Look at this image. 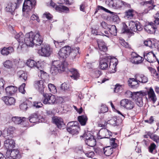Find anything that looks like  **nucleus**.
<instances>
[{
  "label": "nucleus",
  "mask_w": 159,
  "mask_h": 159,
  "mask_svg": "<svg viewBox=\"0 0 159 159\" xmlns=\"http://www.w3.org/2000/svg\"><path fill=\"white\" fill-rule=\"evenodd\" d=\"M142 29L143 27L139 22L131 21L129 23L128 28L125 23H123L122 31L123 33L132 34L133 31L137 32L140 31Z\"/></svg>",
  "instance_id": "f257e3e1"
},
{
  "label": "nucleus",
  "mask_w": 159,
  "mask_h": 159,
  "mask_svg": "<svg viewBox=\"0 0 159 159\" xmlns=\"http://www.w3.org/2000/svg\"><path fill=\"white\" fill-rule=\"evenodd\" d=\"M14 128L11 127L7 129H5L3 133L4 137L6 139H7L4 142V146L7 149H11L14 148L15 146V143L12 139H9L11 137V134H12V130Z\"/></svg>",
  "instance_id": "f03ea898"
},
{
  "label": "nucleus",
  "mask_w": 159,
  "mask_h": 159,
  "mask_svg": "<svg viewBox=\"0 0 159 159\" xmlns=\"http://www.w3.org/2000/svg\"><path fill=\"white\" fill-rule=\"evenodd\" d=\"M36 4V0H25L22 8L23 16L27 18L30 16V11L35 7Z\"/></svg>",
  "instance_id": "7ed1b4c3"
},
{
  "label": "nucleus",
  "mask_w": 159,
  "mask_h": 159,
  "mask_svg": "<svg viewBox=\"0 0 159 159\" xmlns=\"http://www.w3.org/2000/svg\"><path fill=\"white\" fill-rule=\"evenodd\" d=\"M66 129L68 132L72 135L78 134L80 129L78 123L75 121L69 122Z\"/></svg>",
  "instance_id": "20e7f679"
},
{
  "label": "nucleus",
  "mask_w": 159,
  "mask_h": 159,
  "mask_svg": "<svg viewBox=\"0 0 159 159\" xmlns=\"http://www.w3.org/2000/svg\"><path fill=\"white\" fill-rule=\"evenodd\" d=\"M147 93L144 91H140L135 93V102L137 105L140 107H142L143 105V98H145L147 100Z\"/></svg>",
  "instance_id": "39448f33"
},
{
  "label": "nucleus",
  "mask_w": 159,
  "mask_h": 159,
  "mask_svg": "<svg viewBox=\"0 0 159 159\" xmlns=\"http://www.w3.org/2000/svg\"><path fill=\"white\" fill-rule=\"evenodd\" d=\"M52 52V49L49 45L46 44H42L41 48L38 51V53L41 56L48 57L49 56Z\"/></svg>",
  "instance_id": "423d86ee"
},
{
  "label": "nucleus",
  "mask_w": 159,
  "mask_h": 159,
  "mask_svg": "<svg viewBox=\"0 0 159 159\" xmlns=\"http://www.w3.org/2000/svg\"><path fill=\"white\" fill-rule=\"evenodd\" d=\"M120 105L128 110L132 109L135 106L134 103L133 101L126 98L121 100L120 102Z\"/></svg>",
  "instance_id": "0eeeda50"
},
{
  "label": "nucleus",
  "mask_w": 159,
  "mask_h": 159,
  "mask_svg": "<svg viewBox=\"0 0 159 159\" xmlns=\"http://www.w3.org/2000/svg\"><path fill=\"white\" fill-rule=\"evenodd\" d=\"M85 139V142L87 145L91 147H94L96 144V140L94 136L88 132L84 135Z\"/></svg>",
  "instance_id": "6e6552de"
},
{
  "label": "nucleus",
  "mask_w": 159,
  "mask_h": 159,
  "mask_svg": "<svg viewBox=\"0 0 159 159\" xmlns=\"http://www.w3.org/2000/svg\"><path fill=\"white\" fill-rule=\"evenodd\" d=\"M143 56L144 59L150 63H153L157 61H158L156 54L152 51L148 53L144 52Z\"/></svg>",
  "instance_id": "1a4fd4ad"
},
{
  "label": "nucleus",
  "mask_w": 159,
  "mask_h": 159,
  "mask_svg": "<svg viewBox=\"0 0 159 159\" xmlns=\"http://www.w3.org/2000/svg\"><path fill=\"white\" fill-rule=\"evenodd\" d=\"M113 59L110 57H106L104 58H101L100 61V67L102 70H105L108 67V65H111V62Z\"/></svg>",
  "instance_id": "9d476101"
},
{
  "label": "nucleus",
  "mask_w": 159,
  "mask_h": 159,
  "mask_svg": "<svg viewBox=\"0 0 159 159\" xmlns=\"http://www.w3.org/2000/svg\"><path fill=\"white\" fill-rule=\"evenodd\" d=\"M23 40L24 43L27 46L32 47L34 45L33 38V32L27 33L25 35Z\"/></svg>",
  "instance_id": "9b49d317"
},
{
  "label": "nucleus",
  "mask_w": 159,
  "mask_h": 159,
  "mask_svg": "<svg viewBox=\"0 0 159 159\" xmlns=\"http://www.w3.org/2000/svg\"><path fill=\"white\" fill-rule=\"evenodd\" d=\"M111 135L112 133L110 131L105 128L102 129L98 134L97 137L98 139L109 138Z\"/></svg>",
  "instance_id": "f8f14e48"
},
{
  "label": "nucleus",
  "mask_w": 159,
  "mask_h": 159,
  "mask_svg": "<svg viewBox=\"0 0 159 159\" xmlns=\"http://www.w3.org/2000/svg\"><path fill=\"white\" fill-rule=\"evenodd\" d=\"M70 52V48L69 46L64 47L60 50L58 54L61 59H65L69 55Z\"/></svg>",
  "instance_id": "ddd939ff"
},
{
  "label": "nucleus",
  "mask_w": 159,
  "mask_h": 159,
  "mask_svg": "<svg viewBox=\"0 0 159 159\" xmlns=\"http://www.w3.org/2000/svg\"><path fill=\"white\" fill-rule=\"evenodd\" d=\"M44 99L43 102L44 104H52L56 102V99L54 95L52 94H43Z\"/></svg>",
  "instance_id": "4468645a"
},
{
  "label": "nucleus",
  "mask_w": 159,
  "mask_h": 159,
  "mask_svg": "<svg viewBox=\"0 0 159 159\" xmlns=\"http://www.w3.org/2000/svg\"><path fill=\"white\" fill-rule=\"evenodd\" d=\"M46 83L43 80H38L34 82V86L35 88L42 94L44 93V89Z\"/></svg>",
  "instance_id": "2eb2a0df"
},
{
  "label": "nucleus",
  "mask_w": 159,
  "mask_h": 159,
  "mask_svg": "<svg viewBox=\"0 0 159 159\" xmlns=\"http://www.w3.org/2000/svg\"><path fill=\"white\" fill-rule=\"evenodd\" d=\"M144 60V58L140 56L136 53L134 52L132 53L130 61L133 63L139 64L142 63Z\"/></svg>",
  "instance_id": "dca6fc26"
},
{
  "label": "nucleus",
  "mask_w": 159,
  "mask_h": 159,
  "mask_svg": "<svg viewBox=\"0 0 159 159\" xmlns=\"http://www.w3.org/2000/svg\"><path fill=\"white\" fill-rule=\"evenodd\" d=\"M33 39L34 45H41L43 42V38L40 35L39 32H33Z\"/></svg>",
  "instance_id": "f3484780"
},
{
  "label": "nucleus",
  "mask_w": 159,
  "mask_h": 159,
  "mask_svg": "<svg viewBox=\"0 0 159 159\" xmlns=\"http://www.w3.org/2000/svg\"><path fill=\"white\" fill-rule=\"evenodd\" d=\"M148 95L147 100L148 99L152 101L153 103H155L157 100V98L153 89L150 87L147 92H145Z\"/></svg>",
  "instance_id": "a211bd4d"
},
{
  "label": "nucleus",
  "mask_w": 159,
  "mask_h": 159,
  "mask_svg": "<svg viewBox=\"0 0 159 159\" xmlns=\"http://www.w3.org/2000/svg\"><path fill=\"white\" fill-rule=\"evenodd\" d=\"M26 64L27 66L30 68H37L40 71L41 73L43 72V71L42 70V67L39 64L33 60L31 59L28 60L26 62Z\"/></svg>",
  "instance_id": "6ab92c4d"
},
{
  "label": "nucleus",
  "mask_w": 159,
  "mask_h": 159,
  "mask_svg": "<svg viewBox=\"0 0 159 159\" xmlns=\"http://www.w3.org/2000/svg\"><path fill=\"white\" fill-rule=\"evenodd\" d=\"M52 120L53 122L56 125L58 128L64 129L65 127V124L62 118L55 116L52 118Z\"/></svg>",
  "instance_id": "aec40b11"
},
{
  "label": "nucleus",
  "mask_w": 159,
  "mask_h": 159,
  "mask_svg": "<svg viewBox=\"0 0 159 159\" xmlns=\"http://www.w3.org/2000/svg\"><path fill=\"white\" fill-rule=\"evenodd\" d=\"M134 77L140 83L145 84L147 83L148 79L146 76L143 74L137 73L135 75Z\"/></svg>",
  "instance_id": "412c9836"
},
{
  "label": "nucleus",
  "mask_w": 159,
  "mask_h": 159,
  "mask_svg": "<svg viewBox=\"0 0 159 159\" xmlns=\"http://www.w3.org/2000/svg\"><path fill=\"white\" fill-rule=\"evenodd\" d=\"M2 100L7 106L14 105L16 102V100L12 97L4 96L2 98Z\"/></svg>",
  "instance_id": "4be33fe9"
},
{
  "label": "nucleus",
  "mask_w": 159,
  "mask_h": 159,
  "mask_svg": "<svg viewBox=\"0 0 159 159\" xmlns=\"http://www.w3.org/2000/svg\"><path fill=\"white\" fill-rule=\"evenodd\" d=\"M125 2L119 0H113L110 2V4L114 9L121 8L124 4Z\"/></svg>",
  "instance_id": "5701e85b"
},
{
  "label": "nucleus",
  "mask_w": 159,
  "mask_h": 159,
  "mask_svg": "<svg viewBox=\"0 0 159 159\" xmlns=\"http://www.w3.org/2000/svg\"><path fill=\"white\" fill-rule=\"evenodd\" d=\"M139 81L136 80V78H130L128 81L129 86L132 89H136L139 86Z\"/></svg>",
  "instance_id": "b1692460"
},
{
  "label": "nucleus",
  "mask_w": 159,
  "mask_h": 159,
  "mask_svg": "<svg viewBox=\"0 0 159 159\" xmlns=\"http://www.w3.org/2000/svg\"><path fill=\"white\" fill-rule=\"evenodd\" d=\"M16 3L9 2L8 3L7 6L6 7V11L7 12H11L12 14L15 10L17 8L16 7Z\"/></svg>",
  "instance_id": "393cba45"
},
{
  "label": "nucleus",
  "mask_w": 159,
  "mask_h": 159,
  "mask_svg": "<svg viewBox=\"0 0 159 159\" xmlns=\"http://www.w3.org/2000/svg\"><path fill=\"white\" fill-rule=\"evenodd\" d=\"M57 65L59 70L61 71H64L67 68L68 64L66 61H63L62 62L59 61H56Z\"/></svg>",
  "instance_id": "a878e982"
},
{
  "label": "nucleus",
  "mask_w": 159,
  "mask_h": 159,
  "mask_svg": "<svg viewBox=\"0 0 159 159\" xmlns=\"http://www.w3.org/2000/svg\"><path fill=\"white\" fill-rule=\"evenodd\" d=\"M97 43L99 50L103 52H106L107 50V48L104 42L101 39H98Z\"/></svg>",
  "instance_id": "bb28decb"
},
{
  "label": "nucleus",
  "mask_w": 159,
  "mask_h": 159,
  "mask_svg": "<svg viewBox=\"0 0 159 159\" xmlns=\"http://www.w3.org/2000/svg\"><path fill=\"white\" fill-rule=\"evenodd\" d=\"M17 87L14 86H10L6 88L5 91L7 95H11L15 93L17 91Z\"/></svg>",
  "instance_id": "cd10ccee"
},
{
  "label": "nucleus",
  "mask_w": 159,
  "mask_h": 159,
  "mask_svg": "<svg viewBox=\"0 0 159 159\" xmlns=\"http://www.w3.org/2000/svg\"><path fill=\"white\" fill-rule=\"evenodd\" d=\"M24 35L22 33H20L15 35V38L19 43L18 48H19L20 47L21 48L22 47V46L24 45L22 44L24 43Z\"/></svg>",
  "instance_id": "c85d7f7f"
},
{
  "label": "nucleus",
  "mask_w": 159,
  "mask_h": 159,
  "mask_svg": "<svg viewBox=\"0 0 159 159\" xmlns=\"http://www.w3.org/2000/svg\"><path fill=\"white\" fill-rule=\"evenodd\" d=\"M12 120L15 124H19L25 121H28V119L25 117L14 116L12 118Z\"/></svg>",
  "instance_id": "c756f323"
},
{
  "label": "nucleus",
  "mask_w": 159,
  "mask_h": 159,
  "mask_svg": "<svg viewBox=\"0 0 159 159\" xmlns=\"http://www.w3.org/2000/svg\"><path fill=\"white\" fill-rule=\"evenodd\" d=\"M156 27L153 23H150L145 26L144 30L148 33L152 34L155 32Z\"/></svg>",
  "instance_id": "7c9ffc66"
},
{
  "label": "nucleus",
  "mask_w": 159,
  "mask_h": 159,
  "mask_svg": "<svg viewBox=\"0 0 159 159\" xmlns=\"http://www.w3.org/2000/svg\"><path fill=\"white\" fill-rule=\"evenodd\" d=\"M79 47H77L70 49L69 55L71 59L74 60L76 57L77 55L79 53Z\"/></svg>",
  "instance_id": "2f4dec72"
},
{
  "label": "nucleus",
  "mask_w": 159,
  "mask_h": 159,
  "mask_svg": "<svg viewBox=\"0 0 159 159\" xmlns=\"http://www.w3.org/2000/svg\"><path fill=\"white\" fill-rule=\"evenodd\" d=\"M14 49L11 47H9L8 48L4 47L1 50V54L4 56H7L9 54L14 52Z\"/></svg>",
  "instance_id": "473e14b6"
},
{
  "label": "nucleus",
  "mask_w": 159,
  "mask_h": 159,
  "mask_svg": "<svg viewBox=\"0 0 159 159\" xmlns=\"http://www.w3.org/2000/svg\"><path fill=\"white\" fill-rule=\"evenodd\" d=\"M11 159H20L21 157L19 151L17 149H11Z\"/></svg>",
  "instance_id": "72a5a7b5"
},
{
  "label": "nucleus",
  "mask_w": 159,
  "mask_h": 159,
  "mask_svg": "<svg viewBox=\"0 0 159 159\" xmlns=\"http://www.w3.org/2000/svg\"><path fill=\"white\" fill-rule=\"evenodd\" d=\"M114 149L111 146H107L103 148L102 151L104 154L106 156H110L113 152V149Z\"/></svg>",
  "instance_id": "f704fd0d"
},
{
  "label": "nucleus",
  "mask_w": 159,
  "mask_h": 159,
  "mask_svg": "<svg viewBox=\"0 0 159 159\" xmlns=\"http://www.w3.org/2000/svg\"><path fill=\"white\" fill-rule=\"evenodd\" d=\"M107 123L114 126H118L120 123V122H119V120L117 119L116 117H112L107 121Z\"/></svg>",
  "instance_id": "c9c22d12"
},
{
  "label": "nucleus",
  "mask_w": 159,
  "mask_h": 159,
  "mask_svg": "<svg viewBox=\"0 0 159 159\" xmlns=\"http://www.w3.org/2000/svg\"><path fill=\"white\" fill-rule=\"evenodd\" d=\"M17 75L20 80L26 81L27 78V74L23 70H20L17 72Z\"/></svg>",
  "instance_id": "e433bc0d"
},
{
  "label": "nucleus",
  "mask_w": 159,
  "mask_h": 159,
  "mask_svg": "<svg viewBox=\"0 0 159 159\" xmlns=\"http://www.w3.org/2000/svg\"><path fill=\"white\" fill-rule=\"evenodd\" d=\"M70 71L72 74V75L70 76L71 78H73L74 79L76 80L78 79L80 75L77 70L74 68H72L70 69Z\"/></svg>",
  "instance_id": "4c0bfd02"
},
{
  "label": "nucleus",
  "mask_w": 159,
  "mask_h": 159,
  "mask_svg": "<svg viewBox=\"0 0 159 159\" xmlns=\"http://www.w3.org/2000/svg\"><path fill=\"white\" fill-rule=\"evenodd\" d=\"M29 120L30 122L35 123L39 121L38 116L36 113H34L31 115L29 117Z\"/></svg>",
  "instance_id": "58836bf2"
},
{
  "label": "nucleus",
  "mask_w": 159,
  "mask_h": 159,
  "mask_svg": "<svg viewBox=\"0 0 159 159\" xmlns=\"http://www.w3.org/2000/svg\"><path fill=\"white\" fill-rule=\"evenodd\" d=\"M78 119L79 122L82 125H85L88 119L87 116L85 115L79 116Z\"/></svg>",
  "instance_id": "ea45409f"
},
{
  "label": "nucleus",
  "mask_w": 159,
  "mask_h": 159,
  "mask_svg": "<svg viewBox=\"0 0 159 159\" xmlns=\"http://www.w3.org/2000/svg\"><path fill=\"white\" fill-rule=\"evenodd\" d=\"M144 45L149 47L152 49H154L156 48L155 46L157 45V43L153 42L150 40H147L144 42Z\"/></svg>",
  "instance_id": "a19ab883"
},
{
  "label": "nucleus",
  "mask_w": 159,
  "mask_h": 159,
  "mask_svg": "<svg viewBox=\"0 0 159 159\" xmlns=\"http://www.w3.org/2000/svg\"><path fill=\"white\" fill-rule=\"evenodd\" d=\"M108 31L110 33L115 36L117 34V29L115 25H110L109 26Z\"/></svg>",
  "instance_id": "79ce46f5"
},
{
  "label": "nucleus",
  "mask_w": 159,
  "mask_h": 159,
  "mask_svg": "<svg viewBox=\"0 0 159 159\" xmlns=\"http://www.w3.org/2000/svg\"><path fill=\"white\" fill-rule=\"evenodd\" d=\"M55 9L57 11L60 12H64L69 11V9L67 7L62 5L56 6L55 7Z\"/></svg>",
  "instance_id": "37998d69"
},
{
  "label": "nucleus",
  "mask_w": 159,
  "mask_h": 159,
  "mask_svg": "<svg viewBox=\"0 0 159 159\" xmlns=\"http://www.w3.org/2000/svg\"><path fill=\"white\" fill-rule=\"evenodd\" d=\"M59 71L57 66L53 65L51 69V74L53 75H55L57 74Z\"/></svg>",
  "instance_id": "c03bdc74"
},
{
  "label": "nucleus",
  "mask_w": 159,
  "mask_h": 159,
  "mask_svg": "<svg viewBox=\"0 0 159 159\" xmlns=\"http://www.w3.org/2000/svg\"><path fill=\"white\" fill-rule=\"evenodd\" d=\"M108 111V108L106 105L102 104L100 108V110L98 111L99 113H104Z\"/></svg>",
  "instance_id": "a18cd8bd"
},
{
  "label": "nucleus",
  "mask_w": 159,
  "mask_h": 159,
  "mask_svg": "<svg viewBox=\"0 0 159 159\" xmlns=\"http://www.w3.org/2000/svg\"><path fill=\"white\" fill-rule=\"evenodd\" d=\"M134 11L131 9L129 10L126 13V16L128 18L131 19L134 15Z\"/></svg>",
  "instance_id": "49530a36"
},
{
  "label": "nucleus",
  "mask_w": 159,
  "mask_h": 159,
  "mask_svg": "<svg viewBox=\"0 0 159 159\" xmlns=\"http://www.w3.org/2000/svg\"><path fill=\"white\" fill-rule=\"evenodd\" d=\"M48 87L51 93H54L57 92L56 88L54 85L49 84H48Z\"/></svg>",
  "instance_id": "de8ad7c7"
},
{
  "label": "nucleus",
  "mask_w": 159,
  "mask_h": 159,
  "mask_svg": "<svg viewBox=\"0 0 159 159\" xmlns=\"http://www.w3.org/2000/svg\"><path fill=\"white\" fill-rule=\"evenodd\" d=\"M156 145L154 143H152L148 147V149L149 152L152 153H155L154 151L155 150Z\"/></svg>",
  "instance_id": "09e8293b"
},
{
  "label": "nucleus",
  "mask_w": 159,
  "mask_h": 159,
  "mask_svg": "<svg viewBox=\"0 0 159 159\" xmlns=\"http://www.w3.org/2000/svg\"><path fill=\"white\" fill-rule=\"evenodd\" d=\"M3 64L4 66L7 68H11L12 66V62L9 60L6 61L3 63Z\"/></svg>",
  "instance_id": "8fccbe9b"
},
{
  "label": "nucleus",
  "mask_w": 159,
  "mask_h": 159,
  "mask_svg": "<svg viewBox=\"0 0 159 159\" xmlns=\"http://www.w3.org/2000/svg\"><path fill=\"white\" fill-rule=\"evenodd\" d=\"M99 10H103V11H105L106 12H109V13L111 12V11H109L107 9L103 7L102 6H98L97 7V8H96V10L94 14H95L96 13L98 12V11Z\"/></svg>",
  "instance_id": "3c124183"
},
{
  "label": "nucleus",
  "mask_w": 159,
  "mask_h": 159,
  "mask_svg": "<svg viewBox=\"0 0 159 159\" xmlns=\"http://www.w3.org/2000/svg\"><path fill=\"white\" fill-rule=\"evenodd\" d=\"M150 138L157 143H159V136L157 135L152 134L150 135Z\"/></svg>",
  "instance_id": "603ef678"
},
{
  "label": "nucleus",
  "mask_w": 159,
  "mask_h": 159,
  "mask_svg": "<svg viewBox=\"0 0 159 159\" xmlns=\"http://www.w3.org/2000/svg\"><path fill=\"white\" fill-rule=\"evenodd\" d=\"M20 109L24 111L26 110L28 107L27 106V103L26 102H24L21 103L20 105Z\"/></svg>",
  "instance_id": "864d4df0"
},
{
  "label": "nucleus",
  "mask_w": 159,
  "mask_h": 159,
  "mask_svg": "<svg viewBox=\"0 0 159 159\" xmlns=\"http://www.w3.org/2000/svg\"><path fill=\"white\" fill-rule=\"evenodd\" d=\"M25 83H23L19 87L18 90L19 91L22 93H24L25 92Z\"/></svg>",
  "instance_id": "5fc2aeb1"
},
{
  "label": "nucleus",
  "mask_w": 159,
  "mask_h": 159,
  "mask_svg": "<svg viewBox=\"0 0 159 159\" xmlns=\"http://www.w3.org/2000/svg\"><path fill=\"white\" fill-rule=\"evenodd\" d=\"M115 138H112L110 140V143L111 145L112 148H115L117 147V144L115 143Z\"/></svg>",
  "instance_id": "6e6d98bb"
},
{
  "label": "nucleus",
  "mask_w": 159,
  "mask_h": 159,
  "mask_svg": "<svg viewBox=\"0 0 159 159\" xmlns=\"http://www.w3.org/2000/svg\"><path fill=\"white\" fill-rule=\"evenodd\" d=\"M61 88L64 90H67L69 89V87L67 84L64 83L61 84Z\"/></svg>",
  "instance_id": "4d7b16f0"
},
{
  "label": "nucleus",
  "mask_w": 159,
  "mask_h": 159,
  "mask_svg": "<svg viewBox=\"0 0 159 159\" xmlns=\"http://www.w3.org/2000/svg\"><path fill=\"white\" fill-rule=\"evenodd\" d=\"M30 19L31 20H36L38 22H40V20L39 17L35 14H33L31 16Z\"/></svg>",
  "instance_id": "13d9d810"
},
{
  "label": "nucleus",
  "mask_w": 159,
  "mask_h": 159,
  "mask_svg": "<svg viewBox=\"0 0 159 159\" xmlns=\"http://www.w3.org/2000/svg\"><path fill=\"white\" fill-rule=\"evenodd\" d=\"M43 104L40 102H35L34 103V106L36 108H39L43 106Z\"/></svg>",
  "instance_id": "bf43d9fd"
},
{
  "label": "nucleus",
  "mask_w": 159,
  "mask_h": 159,
  "mask_svg": "<svg viewBox=\"0 0 159 159\" xmlns=\"http://www.w3.org/2000/svg\"><path fill=\"white\" fill-rule=\"evenodd\" d=\"M112 18L113 21L114 22H117L119 20L118 16L116 15H113L112 16Z\"/></svg>",
  "instance_id": "052dcab7"
},
{
  "label": "nucleus",
  "mask_w": 159,
  "mask_h": 159,
  "mask_svg": "<svg viewBox=\"0 0 159 159\" xmlns=\"http://www.w3.org/2000/svg\"><path fill=\"white\" fill-rule=\"evenodd\" d=\"M121 87V85L119 84H117L114 88V92L115 93H118Z\"/></svg>",
  "instance_id": "680f3d73"
},
{
  "label": "nucleus",
  "mask_w": 159,
  "mask_h": 159,
  "mask_svg": "<svg viewBox=\"0 0 159 159\" xmlns=\"http://www.w3.org/2000/svg\"><path fill=\"white\" fill-rule=\"evenodd\" d=\"M101 25L103 28L105 29H108L109 28V26H110V25H108L107 23L104 21H102L101 23Z\"/></svg>",
  "instance_id": "e2e57ef3"
},
{
  "label": "nucleus",
  "mask_w": 159,
  "mask_h": 159,
  "mask_svg": "<svg viewBox=\"0 0 159 159\" xmlns=\"http://www.w3.org/2000/svg\"><path fill=\"white\" fill-rule=\"evenodd\" d=\"M62 2L66 3V5H70L73 3V0H61Z\"/></svg>",
  "instance_id": "0e129e2a"
},
{
  "label": "nucleus",
  "mask_w": 159,
  "mask_h": 159,
  "mask_svg": "<svg viewBox=\"0 0 159 159\" xmlns=\"http://www.w3.org/2000/svg\"><path fill=\"white\" fill-rule=\"evenodd\" d=\"M86 155L88 157L92 158L94 157V152L93 151L89 152L86 153Z\"/></svg>",
  "instance_id": "69168bd1"
},
{
  "label": "nucleus",
  "mask_w": 159,
  "mask_h": 159,
  "mask_svg": "<svg viewBox=\"0 0 159 159\" xmlns=\"http://www.w3.org/2000/svg\"><path fill=\"white\" fill-rule=\"evenodd\" d=\"M63 43L62 42H58V41L55 40L54 41V43L57 48H58L61 47V45H60V43Z\"/></svg>",
  "instance_id": "338daca9"
},
{
  "label": "nucleus",
  "mask_w": 159,
  "mask_h": 159,
  "mask_svg": "<svg viewBox=\"0 0 159 159\" xmlns=\"http://www.w3.org/2000/svg\"><path fill=\"white\" fill-rule=\"evenodd\" d=\"M148 69L151 72V73L153 74V75H155L156 73H157V72L156 71V70L155 69L151 67H148Z\"/></svg>",
  "instance_id": "774afa93"
}]
</instances>
